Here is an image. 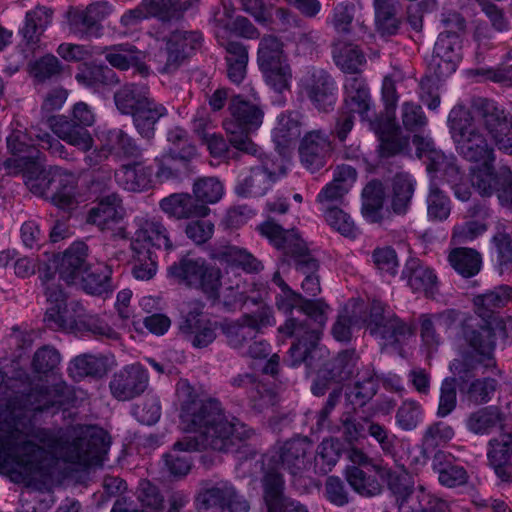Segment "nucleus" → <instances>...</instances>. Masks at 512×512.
<instances>
[{"mask_svg":"<svg viewBox=\"0 0 512 512\" xmlns=\"http://www.w3.org/2000/svg\"><path fill=\"white\" fill-rule=\"evenodd\" d=\"M0 418V473L13 481L46 483L50 478L51 454L65 462L88 467L98 465L107 454L111 440L97 426H76L59 438L45 429H32L25 420Z\"/></svg>","mask_w":512,"mask_h":512,"instance_id":"f257e3e1","label":"nucleus"},{"mask_svg":"<svg viewBox=\"0 0 512 512\" xmlns=\"http://www.w3.org/2000/svg\"><path fill=\"white\" fill-rule=\"evenodd\" d=\"M448 126L458 153L474 164L472 186L482 196L496 192L502 205L512 203V172L507 167L494 172L493 149L487 140L489 134L501 151L512 154V120L492 102H486L482 109L472 111L455 106L449 113Z\"/></svg>","mask_w":512,"mask_h":512,"instance_id":"f03ea898","label":"nucleus"},{"mask_svg":"<svg viewBox=\"0 0 512 512\" xmlns=\"http://www.w3.org/2000/svg\"><path fill=\"white\" fill-rule=\"evenodd\" d=\"M181 418L180 428L186 436L174 444L164 457L165 465L173 476H185L191 469V460L180 452L211 448L230 451L238 442L247 439L252 431L239 418Z\"/></svg>","mask_w":512,"mask_h":512,"instance_id":"7ed1b4c3","label":"nucleus"},{"mask_svg":"<svg viewBox=\"0 0 512 512\" xmlns=\"http://www.w3.org/2000/svg\"><path fill=\"white\" fill-rule=\"evenodd\" d=\"M228 112L223 128L229 137L230 145L239 152L256 155L258 147L251 140V136L261 127L264 118L258 96L254 91L249 98L235 96Z\"/></svg>","mask_w":512,"mask_h":512,"instance_id":"20e7f679","label":"nucleus"},{"mask_svg":"<svg viewBox=\"0 0 512 512\" xmlns=\"http://www.w3.org/2000/svg\"><path fill=\"white\" fill-rule=\"evenodd\" d=\"M362 303L353 301L349 303L339 315L337 322L332 329L333 337L340 342H347L351 338L354 328L366 325L371 335L383 339L396 337L397 335L410 332V328L402 323L391 311H385L380 303L372 307L369 319L358 317Z\"/></svg>","mask_w":512,"mask_h":512,"instance_id":"39448f33","label":"nucleus"},{"mask_svg":"<svg viewBox=\"0 0 512 512\" xmlns=\"http://www.w3.org/2000/svg\"><path fill=\"white\" fill-rule=\"evenodd\" d=\"M497 337L512 338V317L491 316L486 324L480 325L478 318H468L461 327V335L455 345L465 342L472 361L492 367L495 364L493 352Z\"/></svg>","mask_w":512,"mask_h":512,"instance_id":"423d86ee","label":"nucleus"},{"mask_svg":"<svg viewBox=\"0 0 512 512\" xmlns=\"http://www.w3.org/2000/svg\"><path fill=\"white\" fill-rule=\"evenodd\" d=\"M87 246L83 242H75L62 256L59 270L63 280L70 284H78L92 295H105L111 292V269L104 263L85 266Z\"/></svg>","mask_w":512,"mask_h":512,"instance_id":"0eeeda50","label":"nucleus"},{"mask_svg":"<svg viewBox=\"0 0 512 512\" xmlns=\"http://www.w3.org/2000/svg\"><path fill=\"white\" fill-rule=\"evenodd\" d=\"M344 90L343 116L354 118L357 114L363 122H367L369 128L378 135L382 156H391L407 150L406 142L405 144L393 145L389 134H387V129L384 127L383 120L372 121L370 93L361 77L355 75L347 77Z\"/></svg>","mask_w":512,"mask_h":512,"instance_id":"6e6552de","label":"nucleus"},{"mask_svg":"<svg viewBox=\"0 0 512 512\" xmlns=\"http://www.w3.org/2000/svg\"><path fill=\"white\" fill-rule=\"evenodd\" d=\"M445 32L440 33L428 68L438 79L452 75L461 60L459 53L460 40L458 32L464 30L463 18L454 13L444 20Z\"/></svg>","mask_w":512,"mask_h":512,"instance_id":"1a4fd4ad","label":"nucleus"},{"mask_svg":"<svg viewBox=\"0 0 512 512\" xmlns=\"http://www.w3.org/2000/svg\"><path fill=\"white\" fill-rule=\"evenodd\" d=\"M413 144L416 146L418 157H426L429 160L427 170L430 173L443 174L451 185L457 199L461 201L470 199L472 194L470 184L460 173L453 157H448L442 151L435 149L429 135H415Z\"/></svg>","mask_w":512,"mask_h":512,"instance_id":"9d476101","label":"nucleus"},{"mask_svg":"<svg viewBox=\"0 0 512 512\" xmlns=\"http://www.w3.org/2000/svg\"><path fill=\"white\" fill-rule=\"evenodd\" d=\"M168 278L175 283L201 289L216 296L221 286L218 269L208 266L204 259L187 255L167 270Z\"/></svg>","mask_w":512,"mask_h":512,"instance_id":"9b49d317","label":"nucleus"},{"mask_svg":"<svg viewBox=\"0 0 512 512\" xmlns=\"http://www.w3.org/2000/svg\"><path fill=\"white\" fill-rule=\"evenodd\" d=\"M94 122L93 111L86 103L79 102L73 108L72 122L56 117L51 119L50 127L58 138L86 152L92 147L93 140L85 127L93 125Z\"/></svg>","mask_w":512,"mask_h":512,"instance_id":"f8f14e48","label":"nucleus"},{"mask_svg":"<svg viewBox=\"0 0 512 512\" xmlns=\"http://www.w3.org/2000/svg\"><path fill=\"white\" fill-rule=\"evenodd\" d=\"M125 211L119 197L110 193L102 196L88 214L87 221L114 238L127 237Z\"/></svg>","mask_w":512,"mask_h":512,"instance_id":"ddd939ff","label":"nucleus"},{"mask_svg":"<svg viewBox=\"0 0 512 512\" xmlns=\"http://www.w3.org/2000/svg\"><path fill=\"white\" fill-rule=\"evenodd\" d=\"M202 35L196 31H176L167 40L166 49L155 56L162 72L176 70L201 45Z\"/></svg>","mask_w":512,"mask_h":512,"instance_id":"4468645a","label":"nucleus"},{"mask_svg":"<svg viewBox=\"0 0 512 512\" xmlns=\"http://www.w3.org/2000/svg\"><path fill=\"white\" fill-rule=\"evenodd\" d=\"M299 88L319 111H328L336 103L337 86L324 70L311 68L305 71L299 80Z\"/></svg>","mask_w":512,"mask_h":512,"instance_id":"2eb2a0df","label":"nucleus"},{"mask_svg":"<svg viewBox=\"0 0 512 512\" xmlns=\"http://www.w3.org/2000/svg\"><path fill=\"white\" fill-rule=\"evenodd\" d=\"M312 452V442L307 437H297L280 444L273 459L292 476H298L312 466Z\"/></svg>","mask_w":512,"mask_h":512,"instance_id":"dca6fc26","label":"nucleus"},{"mask_svg":"<svg viewBox=\"0 0 512 512\" xmlns=\"http://www.w3.org/2000/svg\"><path fill=\"white\" fill-rule=\"evenodd\" d=\"M46 296L49 306L44 320L48 327L73 333L87 328L81 314L72 315L67 309L65 295L60 289L47 286Z\"/></svg>","mask_w":512,"mask_h":512,"instance_id":"f3484780","label":"nucleus"},{"mask_svg":"<svg viewBox=\"0 0 512 512\" xmlns=\"http://www.w3.org/2000/svg\"><path fill=\"white\" fill-rule=\"evenodd\" d=\"M49 175L48 188L54 191L52 201L58 208L73 212L86 205L88 198L76 191L73 174L61 168H53Z\"/></svg>","mask_w":512,"mask_h":512,"instance_id":"a211bd4d","label":"nucleus"},{"mask_svg":"<svg viewBox=\"0 0 512 512\" xmlns=\"http://www.w3.org/2000/svg\"><path fill=\"white\" fill-rule=\"evenodd\" d=\"M301 310L313 321V326L308 331L303 324H298L294 319H288L285 324L279 327V332L286 336L301 335L303 339L309 340L311 346L319 340L321 331L326 324L329 306L319 299L316 301H305Z\"/></svg>","mask_w":512,"mask_h":512,"instance_id":"6ab92c4d","label":"nucleus"},{"mask_svg":"<svg viewBox=\"0 0 512 512\" xmlns=\"http://www.w3.org/2000/svg\"><path fill=\"white\" fill-rule=\"evenodd\" d=\"M148 381L147 370L140 363H133L114 375L110 382V390L117 400L127 401L143 393Z\"/></svg>","mask_w":512,"mask_h":512,"instance_id":"aec40b11","label":"nucleus"},{"mask_svg":"<svg viewBox=\"0 0 512 512\" xmlns=\"http://www.w3.org/2000/svg\"><path fill=\"white\" fill-rule=\"evenodd\" d=\"M30 141L24 127L16 123L7 137V147L12 154V157L5 162L8 169L15 167L19 171H24L28 170L30 166L35 167L40 152L30 144Z\"/></svg>","mask_w":512,"mask_h":512,"instance_id":"412c9836","label":"nucleus"},{"mask_svg":"<svg viewBox=\"0 0 512 512\" xmlns=\"http://www.w3.org/2000/svg\"><path fill=\"white\" fill-rule=\"evenodd\" d=\"M263 488L268 512H308L300 502L283 497L284 480L274 469L265 473Z\"/></svg>","mask_w":512,"mask_h":512,"instance_id":"4be33fe9","label":"nucleus"},{"mask_svg":"<svg viewBox=\"0 0 512 512\" xmlns=\"http://www.w3.org/2000/svg\"><path fill=\"white\" fill-rule=\"evenodd\" d=\"M332 151L331 143L323 132L310 131L301 140L299 155L301 163L310 171L322 168Z\"/></svg>","mask_w":512,"mask_h":512,"instance_id":"5701e85b","label":"nucleus"},{"mask_svg":"<svg viewBox=\"0 0 512 512\" xmlns=\"http://www.w3.org/2000/svg\"><path fill=\"white\" fill-rule=\"evenodd\" d=\"M488 460L496 474L508 480L512 474V430L505 428L499 438L490 440Z\"/></svg>","mask_w":512,"mask_h":512,"instance_id":"b1692460","label":"nucleus"},{"mask_svg":"<svg viewBox=\"0 0 512 512\" xmlns=\"http://www.w3.org/2000/svg\"><path fill=\"white\" fill-rule=\"evenodd\" d=\"M160 207L166 215L175 219L207 217L210 213V209L206 205L198 204L187 193L171 194L161 200Z\"/></svg>","mask_w":512,"mask_h":512,"instance_id":"393cba45","label":"nucleus"},{"mask_svg":"<svg viewBox=\"0 0 512 512\" xmlns=\"http://www.w3.org/2000/svg\"><path fill=\"white\" fill-rule=\"evenodd\" d=\"M264 167L252 169L249 174L238 177L236 192L243 197H258L264 195L276 180V172L268 171V163Z\"/></svg>","mask_w":512,"mask_h":512,"instance_id":"a878e982","label":"nucleus"},{"mask_svg":"<svg viewBox=\"0 0 512 512\" xmlns=\"http://www.w3.org/2000/svg\"><path fill=\"white\" fill-rule=\"evenodd\" d=\"M150 245L166 250L172 249L166 228L154 219H142L131 247L133 251H137L138 247L149 248Z\"/></svg>","mask_w":512,"mask_h":512,"instance_id":"bb28decb","label":"nucleus"},{"mask_svg":"<svg viewBox=\"0 0 512 512\" xmlns=\"http://www.w3.org/2000/svg\"><path fill=\"white\" fill-rule=\"evenodd\" d=\"M345 478L350 487L363 497H374L381 494L383 481L373 471L364 470L358 466H347L345 469Z\"/></svg>","mask_w":512,"mask_h":512,"instance_id":"cd10ccee","label":"nucleus"},{"mask_svg":"<svg viewBox=\"0 0 512 512\" xmlns=\"http://www.w3.org/2000/svg\"><path fill=\"white\" fill-rule=\"evenodd\" d=\"M168 114L167 108L149 97L140 110L135 113L133 123L138 133L146 139L154 136L157 122Z\"/></svg>","mask_w":512,"mask_h":512,"instance_id":"c85d7f7f","label":"nucleus"},{"mask_svg":"<svg viewBox=\"0 0 512 512\" xmlns=\"http://www.w3.org/2000/svg\"><path fill=\"white\" fill-rule=\"evenodd\" d=\"M403 277L413 292L433 294L436 276L431 269L422 265L418 259L407 261L403 270Z\"/></svg>","mask_w":512,"mask_h":512,"instance_id":"c756f323","label":"nucleus"},{"mask_svg":"<svg viewBox=\"0 0 512 512\" xmlns=\"http://www.w3.org/2000/svg\"><path fill=\"white\" fill-rule=\"evenodd\" d=\"M149 97L150 92L146 85L128 84L115 93L114 101L122 114L131 115L133 118Z\"/></svg>","mask_w":512,"mask_h":512,"instance_id":"7c9ffc66","label":"nucleus"},{"mask_svg":"<svg viewBox=\"0 0 512 512\" xmlns=\"http://www.w3.org/2000/svg\"><path fill=\"white\" fill-rule=\"evenodd\" d=\"M234 495V486L228 481L206 484L197 496L200 510L216 508L220 511L226 507L228 498Z\"/></svg>","mask_w":512,"mask_h":512,"instance_id":"2f4dec72","label":"nucleus"},{"mask_svg":"<svg viewBox=\"0 0 512 512\" xmlns=\"http://www.w3.org/2000/svg\"><path fill=\"white\" fill-rule=\"evenodd\" d=\"M115 177L120 186L133 192L144 191L151 185V171L141 163L122 166Z\"/></svg>","mask_w":512,"mask_h":512,"instance_id":"473e14b6","label":"nucleus"},{"mask_svg":"<svg viewBox=\"0 0 512 512\" xmlns=\"http://www.w3.org/2000/svg\"><path fill=\"white\" fill-rule=\"evenodd\" d=\"M512 297V289L508 286L498 287L490 292L478 295L474 299V304L480 325L486 324L489 317L494 316L493 311L497 308L505 306Z\"/></svg>","mask_w":512,"mask_h":512,"instance_id":"72a5a7b5","label":"nucleus"},{"mask_svg":"<svg viewBox=\"0 0 512 512\" xmlns=\"http://www.w3.org/2000/svg\"><path fill=\"white\" fill-rule=\"evenodd\" d=\"M261 235L266 237L269 242L278 249L287 252L300 251L302 249L301 239L295 230L284 231L273 221H265L259 226Z\"/></svg>","mask_w":512,"mask_h":512,"instance_id":"f704fd0d","label":"nucleus"},{"mask_svg":"<svg viewBox=\"0 0 512 512\" xmlns=\"http://www.w3.org/2000/svg\"><path fill=\"white\" fill-rule=\"evenodd\" d=\"M454 322V313L452 311L444 312L439 315H422L421 317V336L428 345L439 343L436 330L448 332L452 329Z\"/></svg>","mask_w":512,"mask_h":512,"instance_id":"c9c22d12","label":"nucleus"},{"mask_svg":"<svg viewBox=\"0 0 512 512\" xmlns=\"http://www.w3.org/2000/svg\"><path fill=\"white\" fill-rule=\"evenodd\" d=\"M415 181L407 173L397 174L392 182L391 206L394 212L404 213L414 193Z\"/></svg>","mask_w":512,"mask_h":512,"instance_id":"e433bc0d","label":"nucleus"},{"mask_svg":"<svg viewBox=\"0 0 512 512\" xmlns=\"http://www.w3.org/2000/svg\"><path fill=\"white\" fill-rule=\"evenodd\" d=\"M336 65L345 73L356 74L365 64L362 52L353 44L337 43L334 48Z\"/></svg>","mask_w":512,"mask_h":512,"instance_id":"4c0bfd02","label":"nucleus"},{"mask_svg":"<svg viewBox=\"0 0 512 512\" xmlns=\"http://www.w3.org/2000/svg\"><path fill=\"white\" fill-rule=\"evenodd\" d=\"M448 259L451 266L463 277H472L481 269V257L479 253L473 249H454L449 254Z\"/></svg>","mask_w":512,"mask_h":512,"instance_id":"58836bf2","label":"nucleus"},{"mask_svg":"<svg viewBox=\"0 0 512 512\" xmlns=\"http://www.w3.org/2000/svg\"><path fill=\"white\" fill-rule=\"evenodd\" d=\"M382 98L386 106V118L383 120L384 127L387 129V134H389L393 145L405 144V142L408 144L407 140H399L398 130L395 127L394 109L398 100V96L396 93L395 84L391 78L386 77L383 81Z\"/></svg>","mask_w":512,"mask_h":512,"instance_id":"ea45409f","label":"nucleus"},{"mask_svg":"<svg viewBox=\"0 0 512 512\" xmlns=\"http://www.w3.org/2000/svg\"><path fill=\"white\" fill-rule=\"evenodd\" d=\"M347 458L351 462L349 466H358L377 474L383 481H391L394 472L382 460L369 457L362 449L352 446L347 450Z\"/></svg>","mask_w":512,"mask_h":512,"instance_id":"a19ab883","label":"nucleus"},{"mask_svg":"<svg viewBox=\"0 0 512 512\" xmlns=\"http://www.w3.org/2000/svg\"><path fill=\"white\" fill-rule=\"evenodd\" d=\"M196 148L193 145L187 146L182 151L167 152L156 158L158 170L156 172V178L163 182L167 181L175 176L177 170V161L179 160H190L196 156Z\"/></svg>","mask_w":512,"mask_h":512,"instance_id":"79ce46f5","label":"nucleus"},{"mask_svg":"<svg viewBox=\"0 0 512 512\" xmlns=\"http://www.w3.org/2000/svg\"><path fill=\"white\" fill-rule=\"evenodd\" d=\"M106 60L115 68L126 70L138 66L144 55L132 45L119 44L106 50Z\"/></svg>","mask_w":512,"mask_h":512,"instance_id":"37998d69","label":"nucleus"},{"mask_svg":"<svg viewBox=\"0 0 512 512\" xmlns=\"http://www.w3.org/2000/svg\"><path fill=\"white\" fill-rule=\"evenodd\" d=\"M228 76L231 81L240 83L246 74L248 54L245 47L238 42L226 44Z\"/></svg>","mask_w":512,"mask_h":512,"instance_id":"c03bdc74","label":"nucleus"},{"mask_svg":"<svg viewBox=\"0 0 512 512\" xmlns=\"http://www.w3.org/2000/svg\"><path fill=\"white\" fill-rule=\"evenodd\" d=\"M215 258L220 262H225L233 269L241 267L245 271H257L260 263L247 251L235 246H226L215 254Z\"/></svg>","mask_w":512,"mask_h":512,"instance_id":"a18cd8bd","label":"nucleus"},{"mask_svg":"<svg viewBox=\"0 0 512 512\" xmlns=\"http://www.w3.org/2000/svg\"><path fill=\"white\" fill-rule=\"evenodd\" d=\"M51 20V11L45 7H37L26 14V20L21 32L28 42L38 39L41 32L48 26Z\"/></svg>","mask_w":512,"mask_h":512,"instance_id":"49530a36","label":"nucleus"},{"mask_svg":"<svg viewBox=\"0 0 512 512\" xmlns=\"http://www.w3.org/2000/svg\"><path fill=\"white\" fill-rule=\"evenodd\" d=\"M266 84L277 93H282L290 88L292 72L287 63L260 68Z\"/></svg>","mask_w":512,"mask_h":512,"instance_id":"de8ad7c7","label":"nucleus"},{"mask_svg":"<svg viewBox=\"0 0 512 512\" xmlns=\"http://www.w3.org/2000/svg\"><path fill=\"white\" fill-rule=\"evenodd\" d=\"M286 63L282 43L273 36L264 37L258 48L259 68Z\"/></svg>","mask_w":512,"mask_h":512,"instance_id":"09e8293b","label":"nucleus"},{"mask_svg":"<svg viewBox=\"0 0 512 512\" xmlns=\"http://www.w3.org/2000/svg\"><path fill=\"white\" fill-rule=\"evenodd\" d=\"M340 457L339 446L332 439L323 440L317 447L314 457V468L316 472L326 474L332 470Z\"/></svg>","mask_w":512,"mask_h":512,"instance_id":"8fccbe9b","label":"nucleus"},{"mask_svg":"<svg viewBox=\"0 0 512 512\" xmlns=\"http://www.w3.org/2000/svg\"><path fill=\"white\" fill-rule=\"evenodd\" d=\"M255 326L256 322L246 316L243 318L241 323H225L223 325V333L225 334L229 345L234 348H240L245 340L254 336Z\"/></svg>","mask_w":512,"mask_h":512,"instance_id":"3c124183","label":"nucleus"},{"mask_svg":"<svg viewBox=\"0 0 512 512\" xmlns=\"http://www.w3.org/2000/svg\"><path fill=\"white\" fill-rule=\"evenodd\" d=\"M103 361L93 355H81L75 357L69 364V375L76 381L86 376L96 375L103 370Z\"/></svg>","mask_w":512,"mask_h":512,"instance_id":"603ef678","label":"nucleus"},{"mask_svg":"<svg viewBox=\"0 0 512 512\" xmlns=\"http://www.w3.org/2000/svg\"><path fill=\"white\" fill-rule=\"evenodd\" d=\"M134 252L132 274L137 280L148 281L157 273V263L149 248L138 247Z\"/></svg>","mask_w":512,"mask_h":512,"instance_id":"864d4df0","label":"nucleus"},{"mask_svg":"<svg viewBox=\"0 0 512 512\" xmlns=\"http://www.w3.org/2000/svg\"><path fill=\"white\" fill-rule=\"evenodd\" d=\"M450 201L434 184H430L427 197V213L432 220H445L450 214Z\"/></svg>","mask_w":512,"mask_h":512,"instance_id":"5fc2aeb1","label":"nucleus"},{"mask_svg":"<svg viewBox=\"0 0 512 512\" xmlns=\"http://www.w3.org/2000/svg\"><path fill=\"white\" fill-rule=\"evenodd\" d=\"M317 269V262L308 255L302 256L297 263V270L305 276L302 288L308 295L315 296L321 290L319 278L315 274Z\"/></svg>","mask_w":512,"mask_h":512,"instance_id":"6e6d98bb","label":"nucleus"},{"mask_svg":"<svg viewBox=\"0 0 512 512\" xmlns=\"http://www.w3.org/2000/svg\"><path fill=\"white\" fill-rule=\"evenodd\" d=\"M193 192L199 200L214 204L222 198L224 187L216 178H203L195 182Z\"/></svg>","mask_w":512,"mask_h":512,"instance_id":"4d7b16f0","label":"nucleus"},{"mask_svg":"<svg viewBox=\"0 0 512 512\" xmlns=\"http://www.w3.org/2000/svg\"><path fill=\"white\" fill-rule=\"evenodd\" d=\"M453 437V428L442 421H438L426 429L423 436V446L427 450L435 449L438 446L445 445Z\"/></svg>","mask_w":512,"mask_h":512,"instance_id":"13d9d810","label":"nucleus"},{"mask_svg":"<svg viewBox=\"0 0 512 512\" xmlns=\"http://www.w3.org/2000/svg\"><path fill=\"white\" fill-rule=\"evenodd\" d=\"M374 5L377 30L382 35L396 33L399 28V21L394 17L388 0H374Z\"/></svg>","mask_w":512,"mask_h":512,"instance_id":"bf43d9fd","label":"nucleus"},{"mask_svg":"<svg viewBox=\"0 0 512 512\" xmlns=\"http://www.w3.org/2000/svg\"><path fill=\"white\" fill-rule=\"evenodd\" d=\"M300 134L299 124L289 115L282 114L277 118V125L273 130V139L277 147L285 146L290 140Z\"/></svg>","mask_w":512,"mask_h":512,"instance_id":"052dcab7","label":"nucleus"},{"mask_svg":"<svg viewBox=\"0 0 512 512\" xmlns=\"http://www.w3.org/2000/svg\"><path fill=\"white\" fill-rule=\"evenodd\" d=\"M325 219L327 223L336 231L346 237H355L357 229L354 221L343 210L338 208H331L325 212Z\"/></svg>","mask_w":512,"mask_h":512,"instance_id":"680f3d73","label":"nucleus"},{"mask_svg":"<svg viewBox=\"0 0 512 512\" xmlns=\"http://www.w3.org/2000/svg\"><path fill=\"white\" fill-rule=\"evenodd\" d=\"M159 6V0H143L137 8L127 11L121 17V23L126 27L136 25L144 19L157 15Z\"/></svg>","mask_w":512,"mask_h":512,"instance_id":"e2e57ef3","label":"nucleus"},{"mask_svg":"<svg viewBox=\"0 0 512 512\" xmlns=\"http://www.w3.org/2000/svg\"><path fill=\"white\" fill-rule=\"evenodd\" d=\"M137 499L144 508L161 511L164 498L159 489L149 481L142 480L137 490Z\"/></svg>","mask_w":512,"mask_h":512,"instance_id":"0e129e2a","label":"nucleus"},{"mask_svg":"<svg viewBox=\"0 0 512 512\" xmlns=\"http://www.w3.org/2000/svg\"><path fill=\"white\" fill-rule=\"evenodd\" d=\"M507 418H467L466 426L477 435H488L503 432L507 427Z\"/></svg>","mask_w":512,"mask_h":512,"instance_id":"69168bd1","label":"nucleus"},{"mask_svg":"<svg viewBox=\"0 0 512 512\" xmlns=\"http://www.w3.org/2000/svg\"><path fill=\"white\" fill-rule=\"evenodd\" d=\"M214 224L206 217H194L186 226V235L193 242L201 244L211 238Z\"/></svg>","mask_w":512,"mask_h":512,"instance_id":"338daca9","label":"nucleus"},{"mask_svg":"<svg viewBox=\"0 0 512 512\" xmlns=\"http://www.w3.org/2000/svg\"><path fill=\"white\" fill-rule=\"evenodd\" d=\"M273 281L280 288L276 301L278 309L285 313L291 312L300 303L301 296L290 289L278 273L274 275Z\"/></svg>","mask_w":512,"mask_h":512,"instance_id":"774afa93","label":"nucleus"}]
</instances>
